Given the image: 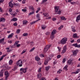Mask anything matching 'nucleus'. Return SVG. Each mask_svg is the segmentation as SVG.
<instances>
[{
    "instance_id": "nucleus-1",
    "label": "nucleus",
    "mask_w": 80,
    "mask_h": 80,
    "mask_svg": "<svg viewBox=\"0 0 80 80\" xmlns=\"http://www.w3.org/2000/svg\"><path fill=\"white\" fill-rule=\"evenodd\" d=\"M55 12L57 14H60L61 13V11L59 9V8L58 6H55L54 7Z\"/></svg>"
},
{
    "instance_id": "nucleus-2",
    "label": "nucleus",
    "mask_w": 80,
    "mask_h": 80,
    "mask_svg": "<svg viewBox=\"0 0 80 80\" xmlns=\"http://www.w3.org/2000/svg\"><path fill=\"white\" fill-rule=\"evenodd\" d=\"M57 33V30L54 29L51 32V38L53 40L55 38V34Z\"/></svg>"
},
{
    "instance_id": "nucleus-3",
    "label": "nucleus",
    "mask_w": 80,
    "mask_h": 80,
    "mask_svg": "<svg viewBox=\"0 0 80 80\" xmlns=\"http://www.w3.org/2000/svg\"><path fill=\"white\" fill-rule=\"evenodd\" d=\"M67 41V38H64L62 39L61 41V44H65L66 43V42Z\"/></svg>"
},
{
    "instance_id": "nucleus-4",
    "label": "nucleus",
    "mask_w": 80,
    "mask_h": 80,
    "mask_svg": "<svg viewBox=\"0 0 80 80\" xmlns=\"http://www.w3.org/2000/svg\"><path fill=\"white\" fill-rule=\"evenodd\" d=\"M50 47V45H47L46 46L44 49V53H46L48 51V50L49 49Z\"/></svg>"
},
{
    "instance_id": "nucleus-5",
    "label": "nucleus",
    "mask_w": 80,
    "mask_h": 80,
    "mask_svg": "<svg viewBox=\"0 0 80 80\" xmlns=\"http://www.w3.org/2000/svg\"><path fill=\"white\" fill-rule=\"evenodd\" d=\"M5 75V80H7L8 77L9 76L10 74L8 73V72L7 71H6L4 73Z\"/></svg>"
},
{
    "instance_id": "nucleus-6",
    "label": "nucleus",
    "mask_w": 80,
    "mask_h": 80,
    "mask_svg": "<svg viewBox=\"0 0 80 80\" xmlns=\"http://www.w3.org/2000/svg\"><path fill=\"white\" fill-rule=\"evenodd\" d=\"M19 60L17 63V66H19V67H22V61Z\"/></svg>"
},
{
    "instance_id": "nucleus-7",
    "label": "nucleus",
    "mask_w": 80,
    "mask_h": 80,
    "mask_svg": "<svg viewBox=\"0 0 80 80\" xmlns=\"http://www.w3.org/2000/svg\"><path fill=\"white\" fill-rule=\"evenodd\" d=\"M27 68H21L20 69V71H22L23 73H26L27 72Z\"/></svg>"
},
{
    "instance_id": "nucleus-8",
    "label": "nucleus",
    "mask_w": 80,
    "mask_h": 80,
    "mask_svg": "<svg viewBox=\"0 0 80 80\" xmlns=\"http://www.w3.org/2000/svg\"><path fill=\"white\" fill-rule=\"evenodd\" d=\"M72 52L73 53V55L74 56H76L78 52V50H75V51H72Z\"/></svg>"
},
{
    "instance_id": "nucleus-9",
    "label": "nucleus",
    "mask_w": 80,
    "mask_h": 80,
    "mask_svg": "<svg viewBox=\"0 0 80 80\" xmlns=\"http://www.w3.org/2000/svg\"><path fill=\"white\" fill-rule=\"evenodd\" d=\"M50 60V58H49L47 59V60H45L44 62V65H46L48 64V60Z\"/></svg>"
},
{
    "instance_id": "nucleus-10",
    "label": "nucleus",
    "mask_w": 80,
    "mask_h": 80,
    "mask_svg": "<svg viewBox=\"0 0 80 80\" xmlns=\"http://www.w3.org/2000/svg\"><path fill=\"white\" fill-rule=\"evenodd\" d=\"M68 65H72L73 64V62H72V60L71 59L69 60L67 62Z\"/></svg>"
},
{
    "instance_id": "nucleus-11",
    "label": "nucleus",
    "mask_w": 80,
    "mask_h": 80,
    "mask_svg": "<svg viewBox=\"0 0 80 80\" xmlns=\"http://www.w3.org/2000/svg\"><path fill=\"white\" fill-rule=\"evenodd\" d=\"M67 46H65L63 48V50H62V53H65V52H66V50H67Z\"/></svg>"
},
{
    "instance_id": "nucleus-12",
    "label": "nucleus",
    "mask_w": 80,
    "mask_h": 80,
    "mask_svg": "<svg viewBox=\"0 0 80 80\" xmlns=\"http://www.w3.org/2000/svg\"><path fill=\"white\" fill-rule=\"evenodd\" d=\"M9 7L11 8L13 7V4L12 3V2H9Z\"/></svg>"
},
{
    "instance_id": "nucleus-13",
    "label": "nucleus",
    "mask_w": 80,
    "mask_h": 80,
    "mask_svg": "<svg viewBox=\"0 0 80 80\" xmlns=\"http://www.w3.org/2000/svg\"><path fill=\"white\" fill-rule=\"evenodd\" d=\"M72 46H74L75 47H78L79 48V47H80V44L77 45V43H75L73 44Z\"/></svg>"
},
{
    "instance_id": "nucleus-14",
    "label": "nucleus",
    "mask_w": 80,
    "mask_h": 80,
    "mask_svg": "<svg viewBox=\"0 0 80 80\" xmlns=\"http://www.w3.org/2000/svg\"><path fill=\"white\" fill-rule=\"evenodd\" d=\"M35 60L36 61H37L38 62L40 60V58L38 57V56H36L35 57Z\"/></svg>"
},
{
    "instance_id": "nucleus-15",
    "label": "nucleus",
    "mask_w": 80,
    "mask_h": 80,
    "mask_svg": "<svg viewBox=\"0 0 80 80\" xmlns=\"http://www.w3.org/2000/svg\"><path fill=\"white\" fill-rule=\"evenodd\" d=\"M72 31L73 32H76V30H75V27L74 26H72Z\"/></svg>"
},
{
    "instance_id": "nucleus-16",
    "label": "nucleus",
    "mask_w": 80,
    "mask_h": 80,
    "mask_svg": "<svg viewBox=\"0 0 80 80\" xmlns=\"http://www.w3.org/2000/svg\"><path fill=\"white\" fill-rule=\"evenodd\" d=\"M39 20H40V19H38V20H37L35 21L32 22L30 23V24H31V25H32V24H33V23H35L37 22H38V21Z\"/></svg>"
},
{
    "instance_id": "nucleus-17",
    "label": "nucleus",
    "mask_w": 80,
    "mask_h": 80,
    "mask_svg": "<svg viewBox=\"0 0 80 80\" xmlns=\"http://www.w3.org/2000/svg\"><path fill=\"white\" fill-rule=\"evenodd\" d=\"M80 15H79L78 16V17L76 19V22H78V20H80Z\"/></svg>"
},
{
    "instance_id": "nucleus-18",
    "label": "nucleus",
    "mask_w": 80,
    "mask_h": 80,
    "mask_svg": "<svg viewBox=\"0 0 80 80\" xmlns=\"http://www.w3.org/2000/svg\"><path fill=\"white\" fill-rule=\"evenodd\" d=\"M13 33H12L11 34L9 35L8 38H12L13 37Z\"/></svg>"
},
{
    "instance_id": "nucleus-19",
    "label": "nucleus",
    "mask_w": 80,
    "mask_h": 80,
    "mask_svg": "<svg viewBox=\"0 0 80 80\" xmlns=\"http://www.w3.org/2000/svg\"><path fill=\"white\" fill-rule=\"evenodd\" d=\"M6 50H7V52H11V51H12V50L10 49V48H6Z\"/></svg>"
},
{
    "instance_id": "nucleus-20",
    "label": "nucleus",
    "mask_w": 80,
    "mask_h": 80,
    "mask_svg": "<svg viewBox=\"0 0 80 80\" xmlns=\"http://www.w3.org/2000/svg\"><path fill=\"white\" fill-rule=\"evenodd\" d=\"M80 69H77V70L76 72H74V73H75V74H77V73H78L80 72Z\"/></svg>"
},
{
    "instance_id": "nucleus-21",
    "label": "nucleus",
    "mask_w": 80,
    "mask_h": 80,
    "mask_svg": "<svg viewBox=\"0 0 80 80\" xmlns=\"http://www.w3.org/2000/svg\"><path fill=\"white\" fill-rule=\"evenodd\" d=\"M72 37L73 38H78V37H77V33L74 34L73 35Z\"/></svg>"
},
{
    "instance_id": "nucleus-22",
    "label": "nucleus",
    "mask_w": 80,
    "mask_h": 80,
    "mask_svg": "<svg viewBox=\"0 0 80 80\" xmlns=\"http://www.w3.org/2000/svg\"><path fill=\"white\" fill-rule=\"evenodd\" d=\"M43 15L44 17H48V15H48V13H43Z\"/></svg>"
},
{
    "instance_id": "nucleus-23",
    "label": "nucleus",
    "mask_w": 80,
    "mask_h": 80,
    "mask_svg": "<svg viewBox=\"0 0 80 80\" xmlns=\"http://www.w3.org/2000/svg\"><path fill=\"white\" fill-rule=\"evenodd\" d=\"M7 55V54L4 55L2 56L1 58H0V61H1L3 58V57H5Z\"/></svg>"
},
{
    "instance_id": "nucleus-24",
    "label": "nucleus",
    "mask_w": 80,
    "mask_h": 80,
    "mask_svg": "<svg viewBox=\"0 0 80 80\" xmlns=\"http://www.w3.org/2000/svg\"><path fill=\"white\" fill-rule=\"evenodd\" d=\"M4 40H5L4 38H2L0 39V43H2V42H4Z\"/></svg>"
},
{
    "instance_id": "nucleus-25",
    "label": "nucleus",
    "mask_w": 80,
    "mask_h": 80,
    "mask_svg": "<svg viewBox=\"0 0 80 80\" xmlns=\"http://www.w3.org/2000/svg\"><path fill=\"white\" fill-rule=\"evenodd\" d=\"M41 77H42V74L41 73H39L38 74V78H41Z\"/></svg>"
},
{
    "instance_id": "nucleus-26",
    "label": "nucleus",
    "mask_w": 80,
    "mask_h": 80,
    "mask_svg": "<svg viewBox=\"0 0 80 80\" xmlns=\"http://www.w3.org/2000/svg\"><path fill=\"white\" fill-rule=\"evenodd\" d=\"M5 21V19L4 18H2L1 19V22H3Z\"/></svg>"
},
{
    "instance_id": "nucleus-27",
    "label": "nucleus",
    "mask_w": 80,
    "mask_h": 80,
    "mask_svg": "<svg viewBox=\"0 0 80 80\" xmlns=\"http://www.w3.org/2000/svg\"><path fill=\"white\" fill-rule=\"evenodd\" d=\"M42 28L43 30H44L45 29V28H46V26L45 25H42Z\"/></svg>"
},
{
    "instance_id": "nucleus-28",
    "label": "nucleus",
    "mask_w": 80,
    "mask_h": 80,
    "mask_svg": "<svg viewBox=\"0 0 80 80\" xmlns=\"http://www.w3.org/2000/svg\"><path fill=\"white\" fill-rule=\"evenodd\" d=\"M63 28V26L62 25L59 28H58V30H61L62 28Z\"/></svg>"
},
{
    "instance_id": "nucleus-29",
    "label": "nucleus",
    "mask_w": 80,
    "mask_h": 80,
    "mask_svg": "<svg viewBox=\"0 0 80 80\" xmlns=\"http://www.w3.org/2000/svg\"><path fill=\"white\" fill-rule=\"evenodd\" d=\"M61 20H66V18L63 16L61 17Z\"/></svg>"
},
{
    "instance_id": "nucleus-30",
    "label": "nucleus",
    "mask_w": 80,
    "mask_h": 80,
    "mask_svg": "<svg viewBox=\"0 0 80 80\" xmlns=\"http://www.w3.org/2000/svg\"><path fill=\"white\" fill-rule=\"evenodd\" d=\"M35 13V11H33L29 13V15H31Z\"/></svg>"
},
{
    "instance_id": "nucleus-31",
    "label": "nucleus",
    "mask_w": 80,
    "mask_h": 80,
    "mask_svg": "<svg viewBox=\"0 0 80 80\" xmlns=\"http://www.w3.org/2000/svg\"><path fill=\"white\" fill-rule=\"evenodd\" d=\"M12 21H17V18H13L12 19Z\"/></svg>"
},
{
    "instance_id": "nucleus-32",
    "label": "nucleus",
    "mask_w": 80,
    "mask_h": 80,
    "mask_svg": "<svg viewBox=\"0 0 80 80\" xmlns=\"http://www.w3.org/2000/svg\"><path fill=\"white\" fill-rule=\"evenodd\" d=\"M50 67L48 66L47 67H45V69L46 70H48L49 69H50Z\"/></svg>"
},
{
    "instance_id": "nucleus-33",
    "label": "nucleus",
    "mask_w": 80,
    "mask_h": 80,
    "mask_svg": "<svg viewBox=\"0 0 80 80\" xmlns=\"http://www.w3.org/2000/svg\"><path fill=\"white\" fill-rule=\"evenodd\" d=\"M12 63H13V61H12V60H10L9 62V65H11Z\"/></svg>"
},
{
    "instance_id": "nucleus-34",
    "label": "nucleus",
    "mask_w": 80,
    "mask_h": 80,
    "mask_svg": "<svg viewBox=\"0 0 80 80\" xmlns=\"http://www.w3.org/2000/svg\"><path fill=\"white\" fill-rule=\"evenodd\" d=\"M23 37H26V36H27L28 35V34L27 33H24L22 35Z\"/></svg>"
},
{
    "instance_id": "nucleus-35",
    "label": "nucleus",
    "mask_w": 80,
    "mask_h": 80,
    "mask_svg": "<svg viewBox=\"0 0 80 80\" xmlns=\"http://www.w3.org/2000/svg\"><path fill=\"white\" fill-rule=\"evenodd\" d=\"M27 22H28V21L27 20L23 21V24H26Z\"/></svg>"
},
{
    "instance_id": "nucleus-36",
    "label": "nucleus",
    "mask_w": 80,
    "mask_h": 80,
    "mask_svg": "<svg viewBox=\"0 0 80 80\" xmlns=\"http://www.w3.org/2000/svg\"><path fill=\"white\" fill-rule=\"evenodd\" d=\"M35 47L33 48H32L31 49L29 52H32V51H33V50H35Z\"/></svg>"
},
{
    "instance_id": "nucleus-37",
    "label": "nucleus",
    "mask_w": 80,
    "mask_h": 80,
    "mask_svg": "<svg viewBox=\"0 0 80 80\" xmlns=\"http://www.w3.org/2000/svg\"><path fill=\"white\" fill-rule=\"evenodd\" d=\"M20 30L19 29H18L16 31L17 33H20Z\"/></svg>"
},
{
    "instance_id": "nucleus-38",
    "label": "nucleus",
    "mask_w": 80,
    "mask_h": 80,
    "mask_svg": "<svg viewBox=\"0 0 80 80\" xmlns=\"http://www.w3.org/2000/svg\"><path fill=\"white\" fill-rule=\"evenodd\" d=\"M22 12H26L27 11V9H22Z\"/></svg>"
},
{
    "instance_id": "nucleus-39",
    "label": "nucleus",
    "mask_w": 80,
    "mask_h": 80,
    "mask_svg": "<svg viewBox=\"0 0 80 80\" xmlns=\"http://www.w3.org/2000/svg\"><path fill=\"white\" fill-rule=\"evenodd\" d=\"M39 10H40V8H38V10L36 11V13H37Z\"/></svg>"
},
{
    "instance_id": "nucleus-40",
    "label": "nucleus",
    "mask_w": 80,
    "mask_h": 80,
    "mask_svg": "<svg viewBox=\"0 0 80 80\" xmlns=\"http://www.w3.org/2000/svg\"><path fill=\"white\" fill-rule=\"evenodd\" d=\"M68 67V66H67L64 68V70H67V68Z\"/></svg>"
},
{
    "instance_id": "nucleus-41",
    "label": "nucleus",
    "mask_w": 80,
    "mask_h": 80,
    "mask_svg": "<svg viewBox=\"0 0 80 80\" xmlns=\"http://www.w3.org/2000/svg\"><path fill=\"white\" fill-rule=\"evenodd\" d=\"M36 17L37 18H40V14H38L36 15Z\"/></svg>"
},
{
    "instance_id": "nucleus-42",
    "label": "nucleus",
    "mask_w": 80,
    "mask_h": 80,
    "mask_svg": "<svg viewBox=\"0 0 80 80\" xmlns=\"http://www.w3.org/2000/svg\"><path fill=\"white\" fill-rule=\"evenodd\" d=\"M0 76L1 77H3V73L2 72H0Z\"/></svg>"
},
{
    "instance_id": "nucleus-43",
    "label": "nucleus",
    "mask_w": 80,
    "mask_h": 80,
    "mask_svg": "<svg viewBox=\"0 0 80 80\" xmlns=\"http://www.w3.org/2000/svg\"><path fill=\"white\" fill-rule=\"evenodd\" d=\"M19 42V41H16L15 42L14 44L15 45H17L18 43V42Z\"/></svg>"
},
{
    "instance_id": "nucleus-44",
    "label": "nucleus",
    "mask_w": 80,
    "mask_h": 80,
    "mask_svg": "<svg viewBox=\"0 0 80 80\" xmlns=\"http://www.w3.org/2000/svg\"><path fill=\"white\" fill-rule=\"evenodd\" d=\"M19 4L18 3H14L13 4V5L14 6H18V5H19Z\"/></svg>"
},
{
    "instance_id": "nucleus-45",
    "label": "nucleus",
    "mask_w": 80,
    "mask_h": 80,
    "mask_svg": "<svg viewBox=\"0 0 80 80\" xmlns=\"http://www.w3.org/2000/svg\"><path fill=\"white\" fill-rule=\"evenodd\" d=\"M61 57V55H58L57 56V58H60Z\"/></svg>"
},
{
    "instance_id": "nucleus-46",
    "label": "nucleus",
    "mask_w": 80,
    "mask_h": 80,
    "mask_svg": "<svg viewBox=\"0 0 80 80\" xmlns=\"http://www.w3.org/2000/svg\"><path fill=\"white\" fill-rule=\"evenodd\" d=\"M66 61V59L63 58L62 60V63H65V61Z\"/></svg>"
},
{
    "instance_id": "nucleus-47",
    "label": "nucleus",
    "mask_w": 80,
    "mask_h": 80,
    "mask_svg": "<svg viewBox=\"0 0 80 80\" xmlns=\"http://www.w3.org/2000/svg\"><path fill=\"white\" fill-rule=\"evenodd\" d=\"M48 0H43L42 2V3H43L44 2H46Z\"/></svg>"
},
{
    "instance_id": "nucleus-48",
    "label": "nucleus",
    "mask_w": 80,
    "mask_h": 80,
    "mask_svg": "<svg viewBox=\"0 0 80 80\" xmlns=\"http://www.w3.org/2000/svg\"><path fill=\"white\" fill-rule=\"evenodd\" d=\"M62 70H58V71L57 72L58 73H61V72H62Z\"/></svg>"
},
{
    "instance_id": "nucleus-49",
    "label": "nucleus",
    "mask_w": 80,
    "mask_h": 80,
    "mask_svg": "<svg viewBox=\"0 0 80 80\" xmlns=\"http://www.w3.org/2000/svg\"><path fill=\"white\" fill-rule=\"evenodd\" d=\"M16 69H17V67L15 66L14 67V69H12V70H13V71H15Z\"/></svg>"
},
{
    "instance_id": "nucleus-50",
    "label": "nucleus",
    "mask_w": 80,
    "mask_h": 80,
    "mask_svg": "<svg viewBox=\"0 0 80 80\" xmlns=\"http://www.w3.org/2000/svg\"><path fill=\"white\" fill-rule=\"evenodd\" d=\"M41 69H42L41 68H39V69L38 71V72H40Z\"/></svg>"
},
{
    "instance_id": "nucleus-51",
    "label": "nucleus",
    "mask_w": 80,
    "mask_h": 80,
    "mask_svg": "<svg viewBox=\"0 0 80 80\" xmlns=\"http://www.w3.org/2000/svg\"><path fill=\"white\" fill-rule=\"evenodd\" d=\"M26 1V0H23L22 1V3H25V2Z\"/></svg>"
},
{
    "instance_id": "nucleus-52",
    "label": "nucleus",
    "mask_w": 80,
    "mask_h": 80,
    "mask_svg": "<svg viewBox=\"0 0 80 80\" xmlns=\"http://www.w3.org/2000/svg\"><path fill=\"white\" fill-rule=\"evenodd\" d=\"M14 26H17V22H15L13 24Z\"/></svg>"
},
{
    "instance_id": "nucleus-53",
    "label": "nucleus",
    "mask_w": 80,
    "mask_h": 80,
    "mask_svg": "<svg viewBox=\"0 0 80 80\" xmlns=\"http://www.w3.org/2000/svg\"><path fill=\"white\" fill-rule=\"evenodd\" d=\"M46 35H50V32H48L46 33Z\"/></svg>"
},
{
    "instance_id": "nucleus-54",
    "label": "nucleus",
    "mask_w": 80,
    "mask_h": 80,
    "mask_svg": "<svg viewBox=\"0 0 80 80\" xmlns=\"http://www.w3.org/2000/svg\"><path fill=\"white\" fill-rule=\"evenodd\" d=\"M4 72V69H2L1 71V73H3Z\"/></svg>"
},
{
    "instance_id": "nucleus-55",
    "label": "nucleus",
    "mask_w": 80,
    "mask_h": 80,
    "mask_svg": "<svg viewBox=\"0 0 80 80\" xmlns=\"http://www.w3.org/2000/svg\"><path fill=\"white\" fill-rule=\"evenodd\" d=\"M8 42L9 43H12V41H8Z\"/></svg>"
},
{
    "instance_id": "nucleus-56",
    "label": "nucleus",
    "mask_w": 80,
    "mask_h": 80,
    "mask_svg": "<svg viewBox=\"0 0 80 80\" xmlns=\"http://www.w3.org/2000/svg\"><path fill=\"white\" fill-rule=\"evenodd\" d=\"M31 8L32 10V11H34V8H33V7Z\"/></svg>"
},
{
    "instance_id": "nucleus-57",
    "label": "nucleus",
    "mask_w": 80,
    "mask_h": 80,
    "mask_svg": "<svg viewBox=\"0 0 80 80\" xmlns=\"http://www.w3.org/2000/svg\"><path fill=\"white\" fill-rule=\"evenodd\" d=\"M26 52V51L23 50L22 51V52L21 53V54H23V53H25V52Z\"/></svg>"
},
{
    "instance_id": "nucleus-58",
    "label": "nucleus",
    "mask_w": 80,
    "mask_h": 80,
    "mask_svg": "<svg viewBox=\"0 0 80 80\" xmlns=\"http://www.w3.org/2000/svg\"><path fill=\"white\" fill-rule=\"evenodd\" d=\"M52 20L53 21H55L57 20V19L56 18H52Z\"/></svg>"
},
{
    "instance_id": "nucleus-59",
    "label": "nucleus",
    "mask_w": 80,
    "mask_h": 80,
    "mask_svg": "<svg viewBox=\"0 0 80 80\" xmlns=\"http://www.w3.org/2000/svg\"><path fill=\"white\" fill-rule=\"evenodd\" d=\"M15 44H14V45H13L11 47V48H15Z\"/></svg>"
},
{
    "instance_id": "nucleus-60",
    "label": "nucleus",
    "mask_w": 80,
    "mask_h": 80,
    "mask_svg": "<svg viewBox=\"0 0 80 80\" xmlns=\"http://www.w3.org/2000/svg\"><path fill=\"white\" fill-rule=\"evenodd\" d=\"M71 2V4H72V5H74L75 3V2Z\"/></svg>"
},
{
    "instance_id": "nucleus-61",
    "label": "nucleus",
    "mask_w": 80,
    "mask_h": 80,
    "mask_svg": "<svg viewBox=\"0 0 80 80\" xmlns=\"http://www.w3.org/2000/svg\"><path fill=\"white\" fill-rule=\"evenodd\" d=\"M58 49L59 52H60V48L59 47H58Z\"/></svg>"
},
{
    "instance_id": "nucleus-62",
    "label": "nucleus",
    "mask_w": 80,
    "mask_h": 80,
    "mask_svg": "<svg viewBox=\"0 0 80 80\" xmlns=\"http://www.w3.org/2000/svg\"><path fill=\"white\" fill-rule=\"evenodd\" d=\"M56 63H57V62H56V61H54V62H53V64L54 65H55Z\"/></svg>"
},
{
    "instance_id": "nucleus-63",
    "label": "nucleus",
    "mask_w": 80,
    "mask_h": 80,
    "mask_svg": "<svg viewBox=\"0 0 80 80\" xmlns=\"http://www.w3.org/2000/svg\"><path fill=\"white\" fill-rule=\"evenodd\" d=\"M10 14H11V15H15V14H13L12 12H11L10 13Z\"/></svg>"
},
{
    "instance_id": "nucleus-64",
    "label": "nucleus",
    "mask_w": 80,
    "mask_h": 80,
    "mask_svg": "<svg viewBox=\"0 0 80 80\" xmlns=\"http://www.w3.org/2000/svg\"><path fill=\"white\" fill-rule=\"evenodd\" d=\"M78 42H80V39H78L77 40Z\"/></svg>"
}]
</instances>
